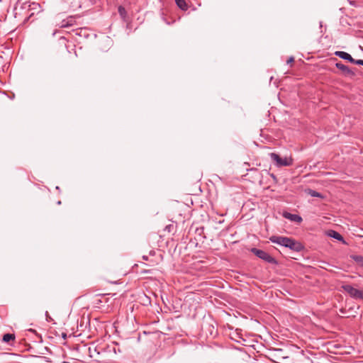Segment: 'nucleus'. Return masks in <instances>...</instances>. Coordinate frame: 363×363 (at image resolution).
I'll list each match as a JSON object with an SVG mask.
<instances>
[{"instance_id": "nucleus-20", "label": "nucleus", "mask_w": 363, "mask_h": 363, "mask_svg": "<svg viewBox=\"0 0 363 363\" xmlns=\"http://www.w3.org/2000/svg\"><path fill=\"white\" fill-rule=\"evenodd\" d=\"M151 272V270L150 269H145V270H142L140 272V274H146V273H150Z\"/></svg>"}, {"instance_id": "nucleus-13", "label": "nucleus", "mask_w": 363, "mask_h": 363, "mask_svg": "<svg viewBox=\"0 0 363 363\" xmlns=\"http://www.w3.org/2000/svg\"><path fill=\"white\" fill-rule=\"evenodd\" d=\"M328 235L331 238H335V239H336L337 240L344 241V239H343L342 236L339 233H337V231L330 230V233H328Z\"/></svg>"}, {"instance_id": "nucleus-17", "label": "nucleus", "mask_w": 363, "mask_h": 363, "mask_svg": "<svg viewBox=\"0 0 363 363\" xmlns=\"http://www.w3.org/2000/svg\"><path fill=\"white\" fill-rule=\"evenodd\" d=\"M353 64L363 66V60H354Z\"/></svg>"}, {"instance_id": "nucleus-3", "label": "nucleus", "mask_w": 363, "mask_h": 363, "mask_svg": "<svg viewBox=\"0 0 363 363\" xmlns=\"http://www.w3.org/2000/svg\"><path fill=\"white\" fill-rule=\"evenodd\" d=\"M270 158L275 162L278 167H289L293 164V160L291 157H281L278 154L272 152L269 154Z\"/></svg>"}, {"instance_id": "nucleus-21", "label": "nucleus", "mask_w": 363, "mask_h": 363, "mask_svg": "<svg viewBox=\"0 0 363 363\" xmlns=\"http://www.w3.org/2000/svg\"><path fill=\"white\" fill-rule=\"evenodd\" d=\"M270 177L273 179V180H274V182H277V177H276L274 174H270Z\"/></svg>"}, {"instance_id": "nucleus-23", "label": "nucleus", "mask_w": 363, "mask_h": 363, "mask_svg": "<svg viewBox=\"0 0 363 363\" xmlns=\"http://www.w3.org/2000/svg\"><path fill=\"white\" fill-rule=\"evenodd\" d=\"M143 259L145 260H147V257L144 255V256H143Z\"/></svg>"}, {"instance_id": "nucleus-24", "label": "nucleus", "mask_w": 363, "mask_h": 363, "mask_svg": "<svg viewBox=\"0 0 363 363\" xmlns=\"http://www.w3.org/2000/svg\"><path fill=\"white\" fill-rule=\"evenodd\" d=\"M199 230H201L202 231V230H203V228H201V229H199V228H197V229H196V231H199Z\"/></svg>"}, {"instance_id": "nucleus-19", "label": "nucleus", "mask_w": 363, "mask_h": 363, "mask_svg": "<svg viewBox=\"0 0 363 363\" xmlns=\"http://www.w3.org/2000/svg\"><path fill=\"white\" fill-rule=\"evenodd\" d=\"M294 58L293 57H289V59L287 60L286 63H287V64H291V63L294 62Z\"/></svg>"}, {"instance_id": "nucleus-9", "label": "nucleus", "mask_w": 363, "mask_h": 363, "mask_svg": "<svg viewBox=\"0 0 363 363\" xmlns=\"http://www.w3.org/2000/svg\"><path fill=\"white\" fill-rule=\"evenodd\" d=\"M75 34L79 37H83L87 38L90 33L87 28H79L74 30Z\"/></svg>"}, {"instance_id": "nucleus-1", "label": "nucleus", "mask_w": 363, "mask_h": 363, "mask_svg": "<svg viewBox=\"0 0 363 363\" xmlns=\"http://www.w3.org/2000/svg\"><path fill=\"white\" fill-rule=\"evenodd\" d=\"M269 240L273 243L288 247L290 250L297 252H299L304 249V246L301 242L296 241L291 238L272 235L269 238Z\"/></svg>"}, {"instance_id": "nucleus-6", "label": "nucleus", "mask_w": 363, "mask_h": 363, "mask_svg": "<svg viewBox=\"0 0 363 363\" xmlns=\"http://www.w3.org/2000/svg\"><path fill=\"white\" fill-rule=\"evenodd\" d=\"M282 216L284 218L295 222L296 223H301L303 220L302 218L299 215L293 214L286 211L284 212Z\"/></svg>"}, {"instance_id": "nucleus-11", "label": "nucleus", "mask_w": 363, "mask_h": 363, "mask_svg": "<svg viewBox=\"0 0 363 363\" xmlns=\"http://www.w3.org/2000/svg\"><path fill=\"white\" fill-rule=\"evenodd\" d=\"M75 21L74 18L72 16L68 17L67 19H65L61 23V28H67L69 26H72L74 25Z\"/></svg>"}, {"instance_id": "nucleus-4", "label": "nucleus", "mask_w": 363, "mask_h": 363, "mask_svg": "<svg viewBox=\"0 0 363 363\" xmlns=\"http://www.w3.org/2000/svg\"><path fill=\"white\" fill-rule=\"evenodd\" d=\"M342 288L351 298L357 300H363V290L355 289L350 284L342 285Z\"/></svg>"}, {"instance_id": "nucleus-7", "label": "nucleus", "mask_w": 363, "mask_h": 363, "mask_svg": "<svg viewBox=\"0 0 363 363\" xmlns=\"http://www.w3.org/2000/svg\"><path fill=\"white\" fill-rule=\"evenodd\" d=\"M335 55L345 60L349 61L351 63H353L354 60L349 53L344 51H336Z\"/></svg>"}, {"instance_id": "nucleus-12", "label": "nucleus", "mask_w": 363, "mask_h": 363, "mask_svg": "<svg viewBox=\"0 0 363 363\" xmlns=\"http://www.w3.org/2000/svg\"><path fill=\"white\" fill-rule=\"evenodd\" d=\"M177 6L182 11H186L189 8L185 0H174Z\"/></svg>"}, {"instance_id": "nucleus-22", "label": "nucleus", "mask_w": 363, "mask_h": 363, "mask_svg": "<svg viewBox=\"0 0 363 363\" xmlns=\"http://www.w3.org/2000/svg\"><path fill=\"white\" fill-rule=\"evenodd\" d=\"M62 337L64 339H66L67 338V335L65 333H62Z\"/></svg>"}, {"instance_id": "nucleus-5", "label": "nucleus", "mask_w": 363, "mask_h": 363, "mask_svg": "<svg viewBox=\"0 0 363 363\" xmlns=\"http://www.w3.org/2000/svg\"><path fill=\"white\" fill-rule=\"evenodd\" d=\"M335 66L346 76H353L354 72L347 65L339 62L335 64Z\"/></svg>"}, {"instance_id": "nucleus-10", "label": "nucleus", "mask_w": 363, "mask_h": 363, "mask_svg": "<svg viewBox=\"0 0 363 363\" xmlns=\"http://www.w3.org/2000/svg\"><path fill=\"white\" fill-rule=\"evenodd\" d=\"M15 338L16 337L14 334L6 333L2 337V341L4 342L9 343L10 345H13Z\"/></svg>"}, {"instance_id": "nucleus-25", "label": "nucleus", "mask_w": 363, "mask_h": 363, "mask_svg": "<svg viewBox=\"0 0 363 363\" xmlns=\"http://www.w3.org/2000/svg\"><path fill=\"white\" fill-rule=\"evenodd\" d=\"M57 204H58V205L61 204V201H59L57 202Z\"/></svg>"}, {"instance_id": "nucleus-8", "label": "nucleus", "mask_w": 363, "mask_h": 363, "mask_svg": "<svg viewBox=\"0 0 363 363\" xmlns=\"http://www.w3.org/2000/svg\"><path fill=\"white\" fill-rule=\"evenodd\" d=\"M118 13H119L121 18H122V20L124 22H125V23H129L130 22V19H129V17L128 16V13L126 11L125 9L123 6H118Z\"/></svg>"}, {"instance_id": "nucleus-2", "label": "nucleus", "mask_w": 363, "mask_h": 363, "mask_svg": "<svg viewBox=\"0 0 363 363\" xmlns=\"http://www.w3.org/2000/svg\"><path fill=\"white\" fill-rule=\"evenodd\" d=\"M250 252H252L255 255H256L259 259L264 260V262L272 264H278V262L275 258L272 257L269 253L267 252L259 250L255 247H252L250 249Z\"/></svg>"}, {"instance_id": "nucleus-14", "label": "nucleus", "mask_w": 363, "mask_h": 363, "mask_svg": "<svg viewBox=\"0 0 363 363\" xmlns=\"http://www.w3.org/2000/svg\"><path fill=\"white\" fill-rule=\"evenodd\" d=\"M351 258L357 263L363 267V256L362 255H352Z\"/></svg>"}, {"instance_id": "nucleus-15", "label": "nucleus", "mask_w": 363, "mask_h": 363, "mask_svg": "<svg viewBox=\"0 0 363 363\" xmlns=\"http://www.w3.org/2000/svg\"><path fill=\"white\" fill-rule=\"evenodd\" d=\"M308 194L313 197L323 198V196L321 195L320 193L313 189H308Z\"/></svg>"}, {"instance_id": "nucleus-16", "label": "nucleus", "mask_w": 363, "mask_h": 363, "mask_svg": "<svg viewBox=\"0 0 363 363\" xmlns=\"http://www.w3.org/2000/svg\"><path fill=\"white\" fill-rule=\"evenodd\" d=\"M174 228V225L172 224H169L165 226L164 228V230H167L168 231L169 233H170Z\"/></svg>"}, {"instance_id": "nucleus-18", "label": "nucleus", "mask_w": 363, "mask_h": 363, "mask_svg": "<svg viewBox=\"0 0 363 363\" xmlns=\"http://www.w3.org/2000/svg\"><path fill=\"white\" fill-rule=\"evenodd\" d=\"M104 41L107 43L108 45L111 43V38L108 36L105 37Z\"/></svg>"}]
</instances>
